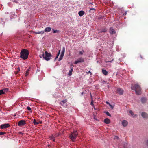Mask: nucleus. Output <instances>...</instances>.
Masks as SVG:
<instances>
[{"instance_id": "obj_13", "label": "nucleus", "mask_w": 148, "mask_h": 148, "mask_svg": "<svg viewBox=\"0 0 148 148\" xmlns=\"http://www.w3.org/2000/svg\"><path fill=\"white\" fill-rule=\"evenodd\" d=\"M110 33L111 34H115L116 32L115 30L112 27L110 28Z\"/></svg>"}, {"instance_id": "obj_43", "label": "nucleus", "mask_w": 148, "mask_h": 148, "mask_svg": "<svg viewBox=\"0 0 148 148\" xmlns=\"http://www.w3.org/2000/svg\"><path fill=\"white\" fill-rule=\"evenodd\" d=\"M126 14H127V13H126V12L125 13H124V14H123V15L125 16L126 15Z\"/></svg>"}, {"instance_id": "obj_17", "label": "nucleus", "mask_w": 148, "mask_h": 148, "mask_svg": "<svg viewBox=\"0 0 148 148\" xmlns=\"http://www.w3.org/2000/svg\"><path fill=\"white\" fill-rule=\"evenodd\" d=\"M51 28L50 27H47L45 29L44 31L49 32L51 31Z\"/></svg>"}, {"instance_id": "obj_7", "label": "nucleus", "mask_w": 148, "mask_h": 148, "mask_svg": "<svg viewBox=\"0 0 148 148\" xmlns=\"http://www.w3.org/2000/svg\"><path fill=\"white\" fill-rule=\"evenodd\" d=\"M26 124L25 121L24 120H22L18 123V125L19 126L23 125Z\"/></svg>"}, {"instance_id": "obj_16", "label": "nucleus", "mask_w": 148, "mask_h": 148, "mask_svg": "<svg viewBox=\"0 0 148 148\" xmlns=\"http://www.w3.org/2000/svg\"><path fill=\"white\" fill-rule=\"evenodd\" d=\"M104 122L106 124H109L110 123V120L108 118H106L104 120Z\"/></svg>"}, {"instance_id": "obj_35", "label": "nucleus", "mask_w": 148, "mask_h": 148, "mask_svg": "<svg viewBox=\"0 0 148 148\" xmlns=\"http://www.w3.org/2000/svg\"><path fill=\"white\" fill-rule=\"evenodd\" d=\"M27 110H28L29 111H31V108L30 107H29V106H27Z\"/></svg>"}, {"instance_id": "obj_24", "label": "nucleus", "mask_w": 148, "mask_h": 148, "mask_svg": "<svg viewBox=\"0 0 148 148\" xmlns=\"http://www.w3.org/2000/svg\"><path fill=\"white\" fill-rule=\"evenodd\" d=\"M9 88H5L3 89L2 90H3L4 93H5V92H7L9 90Z\"/></svg>"}, {"instance_id": "obj_12", "label": "nucleus", "mask_w": 148, "mask_h": 148, "mask_svg": "<svg viewBox=\"0 0 148 148\" xmlns=\"http://www.w3.org/2000/svg\"><path fill=\"white\" fill-rule=\"evenodd\" d=\"M55 137L53 135H52L49 137V139L53 142L55 141Z\"/></svg>"}, {"instance_id": "obj_33", "label": "nucleus", "mask_w": 148, "mask_h": 148, "mask_svg": "<svg viewBox=\"0 0 148 148\" xmlns=\"http://www.w3.org/2000/svg\"><path fill=\"white\" fill-rule=\"evenodd\" d=\"M45 31H40V34H43L44 32Z\"/></svg>"}, {"instance_id": "obj_52", "label": "nucleus", "mask_w": 148, "mask_h": 148, "mask_svg": "<svg viewBox=\"0 0 148 148\" xmlns=\"http://www.w3.org/2000/svg\"><path fill=\"white\" fill-rule=\"evenodd\" d=\"M109 86H108V88H109Z\"/></svg>"}, {"instance_id": "obj_45", "label": "nucleus", "mask_w": 148, "mask_h": 148, "mask_svg": "<svg viewBox=\"0 0 148 148\" xmlns=\"http://www.w3.org/2000/svg\"><path fill=\"white\" fill-rule=\"evenodd\" d=\"M37 34H40V32H36Z\"/></svg>"}, {"instance_id": "obj_23", "label": "nucleus", "mask_w": 148, "mask_h": 148, "mask_svg": "<svg viewBox=\"0 0 148 148\" xmlns=\"http://www.w3.org/2000/svg\"><path fill=\"white\" fill-rule=\"evenodd\" d=\"M33 123H34V125H38L39 124V122H37L36 121V120L35 119H34L33 120Z\"/></svg>"}, {"instance_id": "obj_42", "label": "nucleus", "mask_w": 148, "mask_h": 148, "mask_svg": "<svg viewBox=\"0 0 148 148\" xmlns=\"http://www.w3.org/2000/svg\"><path fill=\"white\" fill-rule=\"evenodd\" d=\"M95 10V9L94 8H90V10Z\"/></svg>"}, {"instance_id": "obj_29", "label": "nucleus", "mask_w": 148, "mask_h": 148, "mask_svg": "<svg viewBox=\"0 0 148 148\" xmlns=\"http://www.w3.org/2000/svg\"><path fill=\"white\" fill-rule=\"evenodd\" d=\"M84 51L83 50H82V51H79V54L80 55H82L83 54V53H84Z\"/></svg>"}, {"instance_id": "obj_31", "label": "nucleus", "mask_w": 148, "mask_h": 148, "mask_svg": "<svg viewBox=\"0 0 148 148\" xmlns=\"http://www.w3.org/2000/svg\"><path fill=\"white\" fill-rule=\"evenodd\" d=\"M113 60H114V59H112L111 61H105V62L106 63L109 62H111Z\"/></svg>"}, {"instance_id": "obj_32", "label": "nucleus", "mask_w": 148, "mask_h": 148, "mask_svg": "<svg viewBox=\"0 0 148 148\" xmlns=\"http://www.w3.org/2000/svg\"><path fill=\"white\" fill-rule=\"evenodd\" d=\"M5 132H0V135H3L5 134Z\"/></svg>"}, {"instance_id": "obj_38", "label": "nucleus", "mask_w": 148, "mask_h": 148, "mask_svg": "<svg viewBox=\"0 0 148 148\" xmlns=\"http://www.w3.org/2000/svg\"><path fill=\"white\" fill-rule=\"evenodd\" d=\"M90 73V75H92V73L90 72V71H89L88 72H87V73Z\"/></svg>"}, {"instance_id": "obj_5", "label": "nucleus", "mask_w": 148, "mask_h": 148, "mask_svg": "<svg viewBox=\"0 0 148 148\" xmlns=\"http://www.w3.org/2000/svg\"><path fill=\"white\" fill-rule=\"evenodd\" d=\"M65 47H63L62 49V51H61V53L60 54V56L58 59L59 61H60L62 59L64 55V53L65 52Z\"/></svg>"}, {"instance_id": "obj_50", "label": "nucleus", "mask_w": 148, "mask_h": 148, "mask_svg": "<svg viewBox=\"0 0 148 148\" xmlns=\"http://www.w3.org/2000/svg\"><path fill=\"white\" fill-rule=\"evenodd\" d=\"M147 145H148V140L147 141Z\"/></svg>"}, {"instance_id": "obj_15", "label": "nucleus", "mask_w": 148, "mask_h": 148, "mask_svg": "<svg viewBox=\"0 0 148 148\" xmlns=\"http://www.w3.org/2000/svg\"><path fill=\"white\" fill-rule=\"evenodd\" d=\"M102 72L103 74L105 75H107L108 74V72L105 69H102Z\"/></svg>"}, {"instance_id": "obj_30", "label": "nucleus", "mask_w": 148, "mask_h": 148, "mask_svg": "<svg viewBox=\"0 0 148 148\" xmlns=\"http://www.w3.org/2000/svg\"><path fill=\"white\" fill-rule=\"evenodd\" d=\"M52 31H53V33H57V32H58V31L57 30H54V29H52Z\"/></svg>"}, {"instance_id": "obj_36", "label": "nucleus", "mask_w": 148, "mask_h": 148, "mask_svg": "<svg viewBox=\"0 0 148 148\" xmlns=\"http://www.w3.org/2000/svg\"><path fill=\"white\" fill-rule=\"evenodd\" d=\"M109 105L110 107L112 109H113L114 108V106L111 105L110 104H109Z\"/></svg>"}, {"instance_id": "obj_1", "label": "nucleus", "mask_w": 148, "mask_h": 148, "mask_svg": "<svg viewBox=\"0 0 148 148\" xmlns=\"http://www.w3.org/2000/svg\"><path fill=\"white\" fill-rule=\"evenodd\" d=\"M131 89L133 90H134L136 93L138 95H140L141 93L140 87L138 84L132 85L131 87Z\"/></svg>"}, {"instance_id": "obj_51", "label": "nucleus", "mask_w": 148, "mask_h": 148, "mask_svg": "<svg viewBox=\"0 0 148 148\" xmlns=\"http://www.w3.org/2000/svg\"><path fill=\"white\" fill-rule=\"evenodd\" d=\"M18 69H19V71H20V68L19 67H18Z\"/></svg>"}, {"instance_id": "obj_4", "label": "nucleus", "mask_w": 148, "mask_h": 148, "mask_svg": "<svg viewBox=\"0 0 148 148\" xmlns=\"http://www.w3.org/2000/svg\"><path fill=\"white\" fill-rule=\"evenodd\" d=\"M51 57V53H48L47 51L45 53L44 59L47 61H48L50 59V58Z\"/></svg>"}, {"instance_id": "obj_6", "label": "nucleus", "mask_w": 148, "mask_h": 148, "mask_svg": "<svg viewBox=\"0 0 148 148\" xmlns=\"http://www.w3.org/2000/svg\"><path fill=\"white\" fill-rule=\"evenodd\" d=\"M84 58H83L80 57L75 61L74 63V64H76L79 63L83 62H84Z\"/></svg>"}, {"instance_id": "obj_49", "label": "nucleus", "mask_w": 148, "mask_h": 148, "mask_svg": "<svg viewBox=\"0 0 148 148\" xmlns=\"http://www.w3.org/2000/svg\"><path fill=\"white\" fill-rule=\"evenodd\" d=\"M84 94V92H82V93H81V95H82L83 94Z\"/></svg>"}, {"instance_id": "obj_48", "label": "nucleus", "mask_w": 148, "mask_h": 148, "mask_svg": "<svg viewBox=\"0 0 148 148\" xmlns=\"http://www.w3.org/2000/svg\"><path fill=\"white\" fill-rule=\"evenodd\" d=\"M39 122V123H40V124H41L42 123V121H40V122Z\"/></svg>"}, {"instance_id": "obj_21", "label": "nucleus", "mask_w": 148, "mask_h": 148, "mask_svg": "<svg viewBox=\"0 0 148 148\" xmlns=\"http://www.w3.org/2000/svg\"><path fill=\"white\" fill-rule=\"evenodd\" d=\"M146 100V99L145 97L142 98L141 99V101L143 103H145Z\"/></svg>"}, {"instance_id": "obj_41", "label": "nucleus", "mask_w": 148, "mask_h": 148, "mask_svg": "<svg viewBox=\"0 0 148 148\" xmlns=\"http://www.w3.org/2000/svg\"><path fill=\"white\" fill-rule=\"evenodd\" d=\"M3 20L1 18H0V23H1L3 22Z\"/></svg>"}, {"instance_id": "obj_22", "label": "nucleus", "mask_w": 148, "mask_h": 148, "mask_svg": "<svg viewBox=\"0 0 148 148\" xmlns=\"http://www.w3.org/2000/svg\"><path fill=\"white\" fill-rule=\"evenodd\" d=\"M45 57V53L43 52H42V54L40 55V58H43L44 59Z\"/></svg>"}, {"instance_id": "obj_26", "label": "nucleus", "mask_w": 148, "mask_h": 148, "mask_svg": "<svg viewBox=\"0 0 148 148\" xmlns=\"http://www.w3.org/2000/svg\"><path fill=\"white\" fill-rule=\"evenodd\" d=\"M60 50H59V51H58V53L57 54V55L56 56V57L55 58V60H56L58 57L59 56V55H60Z\"/></svg>"}, {"instance_id": "obj_14", "label": "nucleus", "mask_w": 148, "mask_h": 148, "mask_svg": "<svg viewBox=\"0 0 148 148\" xmlns=\"http://www.w3.org/2000/svg\"><path fill=\"white\" fill-rule=\"evenodd\" d=\"M73 65H72L71 67V69L69 71V73H68V74L70 76L72 75V71H73Z\"/></svg>"}, {"instance_id": "obj_2", "label": "nucleus", "mask_w": 148, "mask_h": 148, "mask_svg": "<svg viewBox=\"0 0 148 148\" xmlns=\"http://www.w3.org/2000/svg\"><path fill=\"white\" fill-rule=\"evenodd\" d=\"M29 54L28 50L26 49H24L20 53V58L24 60H25L27 58Z\"/></svg>"}, {"instance_id": "obj_25", "label": "nucleus", "mask_w": 148, "mask_h": 148, "mask_svg": "<svg viewBox=\"0 0 148 148\" xmlns=\"http://www.w3.org/2000/svg\"><path fill=\"white\" fill-rule=\"evenodd\" d=\"M129 113L133 117H134L136 116V115H134L132 111L130 110L129 111Z\"/></svg>"}, {"instance_id": "obj_10", "label": "nucleus", "mask_w": 148, "mask_h": 148, "mask_svg": "<svg viewBox=\"0 0 148 148\" xmlns=\"http://www.w3.org/2000/svg\"><path fill=\"white\" fill-rule=\"evenodd\" d=\"M122 125L124 127H126L128 125V123L127 121L125 120H123L122 123Z\"/></svg>"}, {"instance_id": "obj_37", "label": "nucleus", "mask_w": 148, "mask_h": 148, "mask_svg": "<svg viewBox=\"0 0 148 148\" xmlns=\"http://www.w3.org/2000/svg\"><path fill=\"white\" fill-rule=\"evenodd\" d=\"M101 32H106V30L104 29L103 30H101V31H100Z\"/></svg>"}, {"instance_id": "obj_39", "label": "nucleus", "mask_w": 148, "mask_h": 148, "mask_svg": "<svg viewBox=\"0 0 148 148\" xmlns=\"http://www.w3.org/2000/svg\"><path fill=\"white\" fill-rule=\"evenodd\" d=\"M114 139H119V137L118 136H115L114 138Z\"/></svg>"}, {"instance_id": "obj_34", "label": "nucleus", "mask_w": 148, "mask_h": 148, "mask_svg": "<svg viewBox=\"0 0 148 148\" xmlns=\"http://www.w3.org/2000/svg\"><path fill=\"white\" fill-rule=\"evenodd\" d=\"M60 135V134L59 133H57L55 134L54 136L55 137V138L56 137H58Z\"/></svg>"}, {"instance_id": "obj_3", "label": "nucleus", "mask_w": 148, "mask_h": 148, "mask_svg": "<svg viewBox=\"0 0 148 148\" xmlns=\"http://www.w3.org/2000/svg\"><path fill=\"white\" fill-rule=\"evenodd\" d=\"M78 133L76 131H74L70 135V139L73 141H74L77 137Z\"/></svg>"}, {"instance_id": "obj_44", "label": "nucleus", "mask_w": 148, "mask_h": 148, "mask_svg": "<svg viewBox=\"0 0 148 148\" xmlns=\"http://www.w3.org/2000/svg\"><path fill=\"white\" fill-rule=\"evenodd\" d=\"M91 105H93L92 101L91 102Z\"/></svg>"}, {"instance_id": "obj_19", "label": "nucleus", "mask_w": 148, "mask_h": 148, "mask_svg": "<svg viewBox=\"0 0 148 148\" xmlns=\"http://www.w3.org/2000/svg\"><path fill=\"white\" fill-rule=\"evenodd\" d=\"M67 102L66 99L62 100L60 102V104L62 105L63 106Z\"/></svg>"}, {"instance_id": "obj_28", "label": "nucleus", "mask_w": 148, "mask_h": 148, "mask_svg": "<svg viewBox=\"0 0 148 148\" xmlns=\"http://www.w3.org/2000/svg\"><path fill=\"white\" fill-rule=\"evenodd\" d=\"M5 94L2 89L0 90V95Z\"/></svg>"}, {"instance_id": "obj_8", "label": "nucleus", "mask_w": 148, "mask_h": 148, "mask_svg": "<svg viewBox=\"0 0 148 148\" xmlns=\"http://www.w3.org/2000/svg\"><path fill=\"white\" fill-rule=\"evenodd\" d=\"M10 125L8 124H2L0 126V128L2 129H5L10 127Z\"/></svg>"}, {"instance_id": "obj_11", "label": "nucleus", "mask_w": 148, "mask_h": 148, "mask_svg": "<svg viewBox=\"0 0 148 148\" xmlns=\"http://www.w3.org/2000/svg\"><path fill=\"white\" fill-rule=\"evenodd\" d=\"M85 12L84 11L81 10L79 11L78 12V14L80 17L82 16L84 14Z\"/></svg>"}, {"instance_id": "obj_40", "label": "nucleus", "mask_w": 148, "mask_h": 148, "mask_svg": "<svg viewBox=\"0 0 148 148\" xmlns=\"http://www.w3.org/2000/svg\"><path fill=\"white\" fill-rule=\"evenodd\" d=\"M101 83L103 84H104L106 83V81L104 80H103V81H102Z\"/></svg>"}, {"instance_id": "obj_18", "label": "nucleus", "mask_w": 148, "mask_h": 148, "mask_svg": "<svg viewBox=\"0 0 148 148\" xmlns=\"http://www.w3.org/2000/svg\"><path fill=\"white\" fill-rule=\"evenodd\" d=\"M142 116L144 118H147V114L145 112H143L141 114Z\"/></svg>"}, {"instance_id": "obj_9", "label": "nucleus", "mask_w": 148, "mask_h": 148, "mask_svg": "<svg viewBox=\"0 0 148 148\" xmlns=\"http://www.w3.org/2000/svg\"><path fill=\"white\" fill-rule=\"evenodd\" d=\"M117 91L118 93L120 95H122L123 93V90L121 88H118L117 90Z\"/></svg>"}, {"instance_id": "obj_27", "label": "nucleus", "mask_w": 148, "mask_h": 148, "mask_svg": "<svg viewBox=\"0 0 148 148\" xmlns=\"http://www.w3.org/2000/svg\"><path fill=\"white\" fill-rule=\"evenodd\" d=\"M106 114V115H107L108 116H111V115L110 114V113L108 112L107 111L105 112Z\"/></svg>"}, {"instance_id": "obj_20", "label": "nucleus", "mask_w": 148, "mask_h": 148, "mask_svg": "<svg viewBox=\"0 0 148 148\" xmlns=\"http://www.w3.org/2000/svg\"><path fill=\"white\" fill-rule=\"evenodd\" d=\"M30 67H29L28 68V69H27V71H26V73L25 74V75L26 77H27L30 71Z\"/></svg>"}, {"instance_id": "obj_46", "label": "nucleus", "mask_w": 148, "mask_h": 148, "mask_svg": "<svg viewBox=\"0 0 148 148\" xmlns=\"http://www.w3.org/2000/svg\"><path fill=\"white\" fill-rule=\"evenodd\" d=\"M90 96H91V97L92 98V95H91V94H90Z\"/></svg>"}, {"instance_id": "obj_47", "label": "nucleus", "mask_w": 148, "mask_h": 148, "mask_svg": "<svg viewBox=\"0 0 148 148\" xmlns=\"http://www.w3.org/2000/svg\"><path fill=\"white\" fill-rule=\"evenodd\" d=\"M106 103H107V104H108L109 105V104H110L109 102H106Z\"/></svg>"}]
</instances>
